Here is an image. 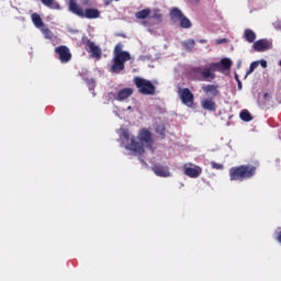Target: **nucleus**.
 Here are the masks:
<instances>
[{
    "label": "nucleus",
    "instance_id": "412c9836",
    "mask_svg": "<svg viewBox=\"0 0 281 281\" xmlns=\"http://www.w3.org/2000/svg\"><path fill=\"white\" fill-rule=\"evenodd\" d=\"M150 9L147 8V9H143L138 12L135 13V18L138 19V20H144V19H148V16H150Z\"/></svg>",
    "mask_w": 281,
    "mask_h": 281
},
{
    "label": "nucleus",
    "instance_id": "20e7f679",
    "mask_svg": "<svg viewBox=\"0 0 281 281\" xmlns=\"http://www.w3.org/2000/svg\"><path fill=\"white\" fill-rule=\"evenodd\" d=\"M124 45L119 43L114 47V57L112 59V65L110 66L111 74H122L125 69V63L131 60V53L122 50Z\"/></svg>",
    "mask_w": 281,
    "mask_h": 281
},
{
    "label": "nucleus",
    "instance_id": "a878e982",
    "mask_svg": "<svg viewBox=\"0 0 281 281\" xmlns=\"http://www.w3.org/2000/svg\"><path fill=\"white\" fill-rule=\"evenodd\" d=\"M42 34L45 38H48V41H52L54 38V33L49 29H42Z\"/></svg>",
    "mask_w": 281,
    "mask_h": 281
},
{
    "label": "nucleus",
    "instance_id": "473e14b6",
    "mask_svg": "<svg viewBox=\"0 0 281 281\" xmlns=\"http://www.w3.org/2000/svg\"><path fill=\"white\" fill-rule=\"evenodd\" d=\"M277 240H278V243H280V244H281V232L278 234V236H277Z\"/></svg>",
    "mask_w": 281,
    "mask_h": 281
},
{
    "label": "nucleus",
    "instance_id": "1a4fd4ad",
    "mask_svg": "<svg viewBox=\"0 0 281 281\" xmlns=\"http://www.w3.org/2000/svg\"><path fill=\"white\" fill-rule=\"evenodd\" d=\"M179 95L182 104L186 106L192 108L194 105V93L190 91L188 88H183L179 90Z\"/></svg>",
    "mask_w": 281,
    "mask_h": 281
},
{
    "label": "nucleus",
    "instance_id": "bb28decb",
    "mask_svg": "<svg viewBox=\"0 0 281 281\" xmlns=\"http://www.w3.org/2000/svg\"><path fill=\"white\" fill-rule=\"evenodd\" d=\"M211 168H213V170H224L225 166L216 161H211Z\"/></svg>",
    "mask_w": 281,
    "mask_h": 281
},
{
    "label": "nucleus",
    "instance_id": "2f4dec72",
    "mask_svg": "<svg viewBox=\"0 0 281 281\" xmlns=\"http://www.w3.org/2000/svg\"><path fill=\"white\" fill-rule=\"evenodd\" d=\"M113 1H115V0H105V5H111V3H113Z\"/></svg>",
    "mask_w": 281,
    "mask_h": 281
},
{
    "label": "nucleus",
    "instance_id": "b1692460",
    "mask_svg": "<svg viewBox=\"0 0 281 281\" xmlns=\"http://www.w3.org/2000/svg\"><path fill=\"white\" fill-rule=\"evenodd\" d=\"M195 45H196V42H194V40H187L183 42V47L187 52H192Z\"/></svg>",
    "mask_w": 281,
    "mask_h": 281
},
{
    "label": "nucleus",
    "instance_id": "6e6552de",
    "mask_svg": "<svg viewBox=\"0 0 281 281\" xmlns=\"http://www.w3.org/2000/svg\"><path fill=\"white\" fill-rule=\"evenodd\" d=\"M55 54H57L59 61L63 64H67L71 60V50L66 45H60L55 48Z\"/></svg>",
    "mask_w": 281,
    "mask_h": 281
},
{
    "label": "nucleus",
    "instance_id": "aec40b11",
    "mask_svg": "<svg viewBox=\"0 0 281 281\" xmlns=\"http://www.w3.org/2000/svg\"><path fill=\"white\" fill-rule=\"evenodd\" d=\"M41 2L50 10H60V4L54 0H41Z\"/></svg>",
    "mask_w": 281,
    "mask_h": 281
},
{
    "label": "nucleus",
    "instance_id": "6ab92c4d",
    "mask_svg": "<svg viewBox=\"0 0 281 281\" xmlns=\"http://www.w3.org/2000/svg\"><path fill=\"white\" fill-rule=\"evenodd\" d=\"M31 19L33 21V24L35 25V27H43L45 25V23L43 22V18H41V15L38 13H33L31 15Z\"/></svg>",
    "mask_w": 281,
    "mask_h": 281
},
{
    "label": "nucleus",
    "instance_id": "2eb2a0df",
    "mask_svg": "<svg viewBox=\"0 0 281 281\" xmlns=\"http://www.w3.org/2000/svg\"><path fill=\"white\" fill-rule=\"evenodd\" d=\"M259 105L261 109H271L273 106V98L268 92L263 93L261 98H259Z\"/></svg>",
    "mask_w": 281,
    "mask_h": 281
},
{
    "label": "nucleus",
    "instance_id": "7ed1b4c3",
    "mask_svg": "<svg viewBox=\"0 0 281 281\" xmlns=\"http://www.w3.org/2000/svg\"><path fill=\"white\" fill-rule=\"evenodd\" d=\"M258 166L260 162H255V166L251 165H240L236 167H232L228 171L229 179L232 181H246V179H251L256 177V170H258Z\"/></svg>",
    "mask_w": 281,
    "mask_h": 281
},
{
    "label": "nucleus",
    "instance_id": "ddd939ff",
    "mask_svg": "<svg viewBox=\"0 0 281 281\" xmlns=\"http://www.w3.org/2000/svg\"><path fill=\"white\" fill-rule=\"evenodd\" d=\"M151 170L153 172H155L157 177H162V178L172 177V173L170 172V167L168 166L154 165L151 167Z\"/></svg>",
    "mask_w": 281,
    "mask_h": 281
},
{
    "label": "nucleus",
    "instance_id": "4be33fe9",
    "mask_svg": "<svg viewBox=\"0 0 281 281\" xmlns=\"http://www.w3.org/2000/svg\"><path fill=\"white\" fill-rule=\"evenodd\" d=\"M155 132L157 133V135H159L161 137V139H164L166 137V125L165 124H156Z\"/></svg>",
    "mask_w": 281,
    "mask_h": 281
},
{
    "label": "nucleus",
    "instance_id": "423d86ee",
    "mask_svg": "<svg viewBox=\"0 0 281 281\" xmlns=\"http://www.w3.org/2000/svg\"><path fill=\"white\" fill-rule=\"evenodd\" d=\"M134 85L138 89V93L142 95H155L157 93V88L153 81L144 79L142 77L134 78Z\"/></svg>",
    "mask_w": 281,
    "mask_h": 281
},
{
    "label": "nucleus",
    "instance_id": "dca6fc26",
    "mask_svg": "<svg viewBox=\"0 0 281 281\" xmlns=\"http://www.w3.org/2000/svg\"><path fill=\"white\" fill-rule=\"evenodd\" d=\"M131 95H133V88H123L114 98L117 100V102H122L124 100H128Z\"/></svg>",
    "mask_w": 281,
    "mask_h": 281
},
{
    "label": "nucleus",
    "instance_id": "f3484780",
    "mask_svg": "<svg viewBox=\"0 0 281 281\" xmlns=\"http://www.w3.org/2000/svg\"><path fill=\"white\" fill-rule=\"evenodd\" d=\"M201 106L204 111H216V102L212 98L203 99Z\"/></svg>",
    "mask_w": 281,
    "mask_h": 281
},
{
    "label": "nucleus",
    "instance_id": "f704fd0d",
    "mask_svg": "<svg viewBox=\"0 0 281 281\" xmlns=\"http://www.w3.org/2000/svg\"><path fill=\"white\" fill-rule=\"evenodd\" d=\"M199 43H207V40H200Z\"/></svg>",
    "mask_w": 281,
    "mask_h": 281
},
{
    "label": "nucleus",
    "instance_id": "39448f33",
    "mask_svg": "<svg viewBox=\"0 0 281 281\" xmlns=\"http://www.w3.org/2000/svg\"><path fill=\"white\" fill-rule=\"evenodd\" d=\"M67 5L69 12L80 19H100V10L97 8H87L85 10L78 4V0H68Z\"/></svg>",
    "mask_w": 281,
    "mask_h": 281
},
{
    "label": "nucleus",
    "instance_id": "e433bc0d",
    "mask_svg": "<svg viewBox=\"0 0 281 281\" xmlns=\"http://www.w3.org/2000/svg\"><path fill=\"white\" fill-rule=\"evenodd\" d=\"M239 87H240V82H239Z\"/></svg>",
    "mask_w": 281,
    "mask_h": 281
},
{
    "label": "nucleus",
    "instance_id": "a211bd4d",
    "mask_svg": "<svg viewBox=\"0 0 281 281\" xmlns=\"http://www.w3.org/2000/svg\"><path fill=\"white\" fill-rule=\"evenodd\" d=\"M244 38L247 43H256V32L251 29H246L244 31Z\"/></svg>",
    "mask_w": 281,
    "mask_h": 281
},
{
    "label": "nucleus",
    "instance_id": "9d476101",
    "mask_svg": "<svg viewBox=\"0 0 281 281\" xmlns=\"http://www.w3.org/2000/svg\"><path fill=\"white\" fill-rule=\"evenodd\" d=\"M183 170L184 175L190 177V179H198V177H201V173L203 172V169L200 166L192 164H186L183 166Z\"/></svg>",
    "mask_w": 281,
    "mask_h": 281
},
{
    "label": "nucleus",
    "instance_id": "72a5a7b5",
    "mask_svg": "<svg viewBox=\"0 0 281 281\" xmlns=\"http://www.w3.org/2000/svg\"><path fill=\"white\" fill-rule=\"evenodd\" d=\"M82 4H83V5H89V0H83V1H82Z\"/></svg>",
    "mask_w": 281,
    "mask_h": 281
},
{
    "label": "nucleus",
    "instance_id": "f257e3e1",
    "mask_svg": "<svg viewBox=\"0 0 281 281\" xmlns=\"http://www.w3.org/2000/svg\"><path fill=\"white\" fill-rule=\"evenodd\" d=\"M123 139L127 143L125 145L126 150H131L134 155H144L146 150L144 148L153 149L155 140L153 139V133L150 131L143 128L138 133V140H135V137H131L128 131H123Z\"/></svg>",
    "mask_w": 281,
    "mask_h": 281
},
{
    "label": "nucleus",
    "instance_id": "c756f323",
    "mask_svg": "<svg viewBox=\"0 0 281 281\" xmlns=\"http://www.w3.org/2000/svg\"><path fill=\"white\" fill-rule=\"evenodd\" d=\"M260 65H261V67H262L263 69H267V60L261 59V60H260Z\"/></svg>",
    "mask_w": 281,
    "mask_h": 281
},
{
    "label": "nucleus",
    "instance_id": "4468645a",
    "mask_svg": "<svg viewBox=\"0 0 281 281\" xmlns=\"http://www.w3.org/2000/svg\"><path fill=\"white\" fill-rule=\"evenodd\" d=\"M202 91L205 95H212L213 98H218L221 91H218V86L216 85H204L202 86Z\"/></svg>",
    "mask_w": 281,
    "mask_h": 281
},
{
    "label": "nucleus",
    "instance_id": "cd10ccee",
    "mask_svg": "<svg viewBox=\"0 0 281 281\" xmlns=\"http://www.w3.org/2000/svg\"><path fill=\"white\" fill-rule=\"evenodd\" d=\"M258 65H260V61H252L247 74H254L258 69Z\"/></svg>",
    "mask_w": 281,
    "mask_h": 281
},
{
    "label": "nucleus",
    "instance_id": "f03ea898",
    "mask_svg": "<svg viewBox=\"0 0 281 281\" xmlns=\"http://www.w3.org/2000/svg\"><path fill=\"white\" fill-rule=\"evenodd\" d=\"M232 59L225 57L221 59L218 63H211L209 66L202 67H193L192 74L195 76H201L198 80H206V82H212L216 78L215 71H220L223 74L224 71H229L232 69Z\"/></svg>",
    "mask_w": 281,
    "mask_h": 281
},
{
    "label": "nucleus",
    "instance_id": "0eeeda50",
    "mask_svg": "<svg viewBox=\"0 0 281 281\" xmlns=\"http://www.w3.org/2000/svg\"><path fill=\"white\" fill-rule=\"evenodd\" d=\"M170 16L172 21H179L180 27L183 30H190V27H192V22L183 15V12L179 8H173L170 12Z\"/></svg>",
    "mask_w": 281,
    "mask_h": 281
},
{
    "label": "nucleus",
    "instance_id": "9b49d317",
    "mask_svg": "<svg viewBox=\"0 0 281 281\" xmlns=\"http://www.w3.org/2000/svg\"><path fill=\"white\" fill-rule=\"evenodd\" d=\"M272 47H273V43L267 38L258 40L252 45L254 52H259V53L267 52Z\"/></svg>",
    "mask_w": 281,
    "mask_h": 281
},
{
    "label": "nucleus",
    "instance_id": "393cba45",
    "mask_svg": "<svg viewBox=\"0 0 281 281\" xmlns=\"http://www.w3.org/2000/svg\"><path fill=\"white\" fill-rule=\"evenodd\" d=\"M239 117L243 120V122H251L252 120L251 113H249L247 110H243L239 114Z\"/></svg>",
    "mask_w": 281,
    "mask_h": 281
},
{
    "label": "nucleus",
    "instance_id": "f8f14e48",
    "mask_svg": "<svg viewBox=\"0 0 281 281\" xmlns=\"http://www.w3.org/2000/svg\"><path fill=\"white\" fill-rule=\"evenodd\" d=\"M86 47L89 54H91L92 58H97V60H100V58H102V49L100 48V46L95 45L93 41L88 40Z\"/></svg>",
    "mask_w": 281,
    "mask_h": 281
},
{
    "label": "nucleus",
    "instance_id": "5701e85b",
    "mask_svg": "<svg viewBox=\"0 0 281 281\" xmlns=\"http://www.w3.org/2000/svg\"><path fill=\"white\" fill-rule=\"evenodd\" d=\"M150 19H154L155 21H158L159 23H161V21L164 19V14H161V10L154 9L153 15L150 16Z\"/></svg>",
    "mask_w": 281,
    "mask_h": 281
},
{
    "label": "nucleus",
    "instance_id": "7c9ffc66",
    "mask_svg": "<svg viewBox=\"0 0 281 281\" xmlns=\"http://www.w3.org/2000/svg\"><path fill=\"white\" fill-rule=\"evenodd\" d=\"M201 0H189L190 3H192V5H199V2Z\"/></svg>",
    "mask_w": 281,
    "mask_h": 281
},
{
    "label": "nucleus",
    "instance_id": "c9c22d12",
    "mask_svg": "<svg viewBox=\"0 0 281 281\" xmlns=\"http://www.w3.org/2000/svg\"><path fill=\"white\" fill-rule=\"evenodd\" d=\"M114 1H120V0H114Z\"/></svg>",
    "mask_w": 281,
    "mask_h": 281
},
{
    "label": "nucleus",
    "instance_id": "c85d7f7f",
    "mask_svg": "<svg viewBox=\"0 0 281 281\" xmlns=\"http://www.w3.org/2000/svg\"><path fill=\"white\" fill-rule=\"evenodd\" d=\"M216 45H223L224 43H228L227 38H220L215 41Z\"/></svg>",
    "mask_w": 281,
    "mask_h": 281
}]
</instances>
